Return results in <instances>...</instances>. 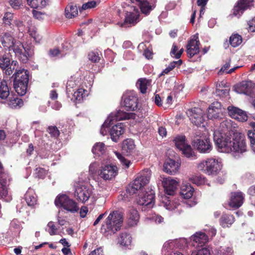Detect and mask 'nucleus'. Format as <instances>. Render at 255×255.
<instances>
[{"label": "nucleus", "instance_id": "nucleus-13", "mask_svg": "<svg viewBox=\"0 0 255 255\" xmlns=\"http://www.w3.org/2000/svg\"><path fill=\"white\" fill-rule=\"evenodd\" d=\"M118 170L116 165L107 164L101 167L100 176L105 180H111L118 174Z\"/></svg>", "mask_w": 255, "mask_h": 255}, {"label": "nucleus", "instance_id": "nucleus-48", "mask_svg": "<svg viewBox=\"0 0 255 255\" xmlns=\"http://www.w3.org/2000/svg\"><path fill=\"white\" fill-rule=\"evenodd\" d=\"M105 145L103 142H97L94 145L92 152L94 154L100 155L105 152Z\"/></svg>", "mask_w": 255, "mask_h": 255}, {"label": "nucleus", "instance_id": "nucleus-19", "mask_svg": "<svg viewBox=\"0 0 255 255\" xmlns=\"http://www.w3.org/2000/svg\"><path fill=\"white\" fill-rule=\"evenodd\" d=\"M180 166V162L172 159L166 160L163 165L164 171L171 175H174L178 172Z\"/></svg>", "mask_w": 255, "mask_h": 255}, {"label": "nucleus", "instance_id": "nucleus-24", "mask_svg": "<svg viewBox=\"0 0 255 255\" xmlns=\"http://www.w3.org/2000/svg\"><path fill=\"white\" fill-rule=\"evenodd\" d=\"M191 240L194 242V246L202 247L208 242L209 239L208 236L205 233L199 232L191 236Z\"/></svg>", "mask_w": 255, "mask_h": 255}, {"label": "nucleus", "instance_id": "nucleus-20", "mask_svg": "<svg viewBox=\"0 0 255 255\" xmlns=\"http://www.w3.org/2000/svg\"><path fill=\"white\" fill-rule=\"evenodd\" d=\"M125 131V126L123 123H120L113 126L109 131L112 140L114 142H118Z\"/></svg>", "mask_w": 255, "mask_h": 255}, {"label": "nucleus", "instance_id": "nucleus-51", "mask_svg": "<svg viewBox=\"0 0 255 255\" xmlns=\"http://www.w3.org/2000/svg\"><path fill=\"white\" fill-rule=\"evenodd\" d=\"M189 180L193 183L197 185H201L205 183V179L201 175H194L190 177Z\"/></svg>", "mask_w": 255, "mask_h": 255}, {"label": "nucleus", "instance_id": "nucleus-54", "mask_svg": "<svg viewBox=\"0 0 255 255\" xmlns=\"http://www.w3.org/2000/svg\"><path fill=\"white\" fill-rule=\"evenodd\" d=\"M28 32L29 35L34 39L36 42L39 43L41 39V36L37 33L36 28L29 27Z\"/></svg>", "mask_w": 255, "mask_h": 255}, {"label": "nucleus", "instance_id": "nucleus-5", "mask_svg": "<svg viewBox=\"0 0 255 255\" xmlns=\"http://www.w3.org/2000/svg\"><path fill=\"white\" fill-rule=\"evenodd\" d=\"M199 170L209 175H216L221 169L219 161L214 158H208L203 160L197 166Z\"/></svg>", "mask_w": 255, "mask_h": 255}, {"label": "nucleus", "instance_id": "nucleus-50", "mask_svg": "<svg viewBox=\"0 0 255 255\" xmlns=\"http://www.w3.org/2000/svg\"><path fill=\"white\" fill-rule=\"evenodd\" d=\"M27 4L32 8L43 7L46 5L45 0H26Z\"/></svg>", "mask_w": 255, "mask_h": 255}, {"label": "nucleus", "instance_id": "nucleus-37", "mask_svg": "<svg viewBox=\"0 0 255 255\" xmlns=\"http://www.w3.org/2000/svg\"><path fill=\"white\" fill-rule=\"evenodd\" d=\"M194 191V188L190 185L183 184L181 187L180 194L183 198L189 199L192 196Z\"/></svg>", "mask_w": 255, "mask_h": 255}, {"label": "nucleus", "instance_id": "nucleus-40", "mask_svg": "<svg viewBox=\"0 0 255 255\" xmlns=\"http://www.w3.org/2000/svg\"><path fill=\"white\" fill-rule=\"evenodd\" d=\"M234 222V217L229 214H223L220 219V224L223 228L229 227Z\"/></svg>", "mask_w": 255, "mask_h": 255}, {"label": "nucleus", "instance_id": "nucleus-41", "mask_svg": "<svg viewBox=\"0 0 255 255\" xmlns=\"http://www.w3.org/2000/svg\"><path fill=\"white\" fill-rule=\"evenodd\" d=\"M221 127L222 128L223 132L220 131H219L222 134L223 136H225V134H229V133L232 134L234 133L230 131L232 128V124L231 120L229 119L224 120L221 123Z\"/></svg>", "mask_w": 255, "mask_h": 255}, {"label": "nucleus", "instance_id": "nucleus-57", "mask_svg": "<svg viewBox=\"0 0 255 255\" xmlns=\"http://www.w3.org/2000/svg\"><path fill=\"white\" fill-rule=\"evenodd\" d=\"M191 255H210V251L207 248H202L197 251L192 252Z\"/></svg>", "mask_w": 255, "mask_h": 255}, {"label": "nucleus", "instance_id": "nucleus-15", "mask_svg": "<svg viewBox=\"0 0 255 255\" xmlns=\"http://www.w3.org/2000/svg\"><path fill=\"white\" fill-rule=\"evenodd\" d=\"M228 114L232 118L241 122L247 121L248 118L246 112L233 106L228 107Z\"/></svg>", "mask_w": 255, "mask_h": 255}, {"label": "nucleus", "instance_id": "nucleus-49", "mask_svg": "<svg viewBox=\"0 0 255 255\" xmlns=\"http://www.w3.org/2000/svg\"><path fill=\"white\" fill-rule=\"evenodd\" d=\"M231 65V59H229L225 64L222 67L220 70L219 71V74H222L224 73H226V74H231L234 72L236 69L239 68V66L234 67L229 70L228 69L230 67Z\"/></svg>", "mask_w": 255, "mask_h": 255}, {"label": "nucleus", "instance_id": "nucleus-2", "mask_svg": "<svg viewBox=\"0 0 255 255\" xmlns=\"http://www.w3.org/2000/svg\"><path fill=\"white\" fill-rule=\"evenodd\" d=\"M123 221L122 212L117 210L111 212L102 226V232L107 235L115 234L120 230Z\"/></svg>", "mask_w": 255, "mask_h": 255}, {"label": "nucleus", "instance_id": "nucleus-32", "mask_svg": "<svg viewBox=\"0 0 255 255\" xmlns=\"http://www.w3.org/2000/svg\"><path fill=\"white\" fill-rule=\"evenodd\" d=\"M161 200L162 206L168 210H173L179 206L177 200L171 201L166 196L162 197Z\"/></svg>", "mask_w": 255, "mask_h": 255}, {"label": "nucleus", "instance_id": "nucleus-36", "mask_svg": "<svg viewBox=\"0 0 255 255\" xmlns=\"http://www.w3.org/2000/svg\"><path fill=\"white\" fill-rule=\"evenodd\" d=\"M132 237L130 234L127 232H123L118 238V243L122 246L128 247L131 244Z\"/></svg>", "mask_w": 255, "mask_h": 255}, {"label": "nucleus", "instance_id": "nucleus-47", "mask_svg": "<svg viewBox=\"0 0 255 255\" xmlns=\"http://www.w3.org/2000/svg\"><path fill=\"white\" fill-rule=\"evenodd\" d=\"M242 37L238 34H232L229 39L231 45L233 47L239 46L242 43Z\"/></svg>", "mask_w": 255, "mask_h": 255}, {"label": "nucleus", "instance_id": "nucleus-64", "mask_svg": "<svg viewBox=\"0 0 255 255\" xmlns=\"http://www.w3.org/2000/svg\"><path fill=\"white\" fill-rule=\"evenodd\" d=\"M88 58L90 61L93 62H97L100 60L99 54L95 52H90L88 55Z\"/></svg>", "mask_w": 255, "mask_h": 255}, {"label": "nucleus", "instance_id": "nucleus-33", "mask_svg": "<svg viewBox=\"0 0 255 255\" xmlns=\"http://www.w3.org/2000/svg\"><path fill=\"white\" fill-rule=\"evenodd\" d=\"M28 83L13 81V87L15 92L19 96H24L27 92Z\"/></svg>", "mask_w": 255, "mask_h": 255}, {"label": "nucleus", "instance_id": "nucleus-29", "mask_svg": "<svg viewBox=\"0 0 255 255\" xmlns=\"http://www.w3.org/2000/svg\"><path fill=\"white\" fill-rule=\"evenodd\" d=\"M131 2L138 5L142 13L147 15L153 9L149 3L146 0H130Z\"/></svg>", "mask_w": 255, "mask_h": 255}, {"label": "nucleus", "instance_id": "nucleus-6", "mask_svg": "<svg viewBox=\"0 0 255 255\" xmlns=\"http://www.w3.org/2000/svg\"><path fill=\"white\" fill-rule=\"evenodd\" d=\"M176 147L182 151L183 154L187 158L195 156L194 152L190 145L188 143L186 137L183 135H178L173 139Z\"/></svg>", "mask_w": 255, "mask_h": 255}, {"label": "nucleus", "instance_id": "nucleus-18", "mask_svg": "<svg viewBox=\"0 0 255 255\" xmlns=\"http://www.w3.org/2000/svg\"><path fill=\"white\" fill-rule=\"evenodd\" d=\"M162 184L165 193L169 195H173L178 186V182L169 177L163 179Z\"/></svg>", "mask_w": 255, "mask_h": 255}, {"label": "nucleus", "instance_id": "nucleus-34", "mask_svg": "<svg viewBox=\"0 0 255 255\" xmlns=\"http://www.w3.org/2000/svg\"><path fill=\"white\" fill-rule=\"evenodd\" d=\"M25 199L29 206H33L36 204L37 196L33 189H28L25 194Z\"/></svg>", "mask_w": 255, "mask_h": 255}, {"label": "nucleus", "instance_id": "nucleus-39", "mask_svg": "<svg viewBox=\"0 0 255 255\" xmlns=\"http://www.w3.org/2000/svg\"><path fill=\"white\" fill-rule=\"evenodd\" d=\"M78 10L77 6L73 3L69 4L65 10V16L68 18H72L78 15Z\"/></svg>", "mask_w": 255, "mask_h": 255}, {"label": "nucleus", "instance_id": "nucleus-9", "mask_svg": "<svg viewBox=\"0 0 255 255\" xmlns=\"http://www.w3.org/2000/svg\"><path fill=\"white\" fill-rule=\"evenodd\" d=\"M154 191L152 189L140 192L136 198L137 203L141 206H147L148 208L153 207L154 203Z\"/></svg>", "mask_w": 255, "mask_h": 255}, {"label": "nucleus", "instance_id": "nucleus-23", "mask_svg": "<svg viewBox=\"0 0 255 255\" xmlns=\"http://www.w3.org/2000/svg\"><path fill=\"white\" fill-rule=\"evenodd\" d=\"M254 83L250 81H244L235 87V91L239 94H248L254 87Z\"/></svg>", "mask_w": 255, "mask_h": 255}, {"label": "nucleus", "instance_id": "nucleus-21", "mask_svg": "<svg viewBox=\"0 0 255 255\" xmlns=\"http://www.w3.org/2000/svg\"><path fill=\"white\" fill-rule=\"evenodd\" d=\"M253 0H240L234 8L233 13L236 16H240L244 11L250 8L253 5Z\"/></svg>", "mask_w": 255, "mask_h": 255}, {"label": "nucleus", "instance_id": "nucleus-38", "mask_svg": "<svg viewBox=\"0 0 255 255\" xmlns=\"http://www.w3.org/2000/svg\"><path fill=\"white\" fill-rule=\"evenodd\" d=\"M230 89L226 85V83L222 81L216 85V93L220 96H227L229 94Z\"/></svg>", "mask_w": 255, "mask_h": 255}, {"label": "nucleus", "instance_id": "nucleus-42", "mask_svg": "<svg viewBox=\"0 0 255 255\" xmlns=\"http://www.w3.org/2000/svg\"><path fill=\"white\" fill-rule=\"evenodd\" d=\"M151 81L145 78L139 79L136 83V86L139 89L141 93L144 94L146 89L150 86Z\"/></svg>", "mask_w": 255, "mask_h": 255}, {"label": "nucleus", "instance_id": "nucleus-52", "mask_svg": "<svg viewBox=\"0 0 255 255\" xmlns=\"http://www.w3.org/2000/svg\"><path fill=\"white\" fill-rule=\"evenodd\" d=\"M112 125H113V123L109 119H107L101 127L100 130L101 134L103 136L107 135L110 131V127L112 126Z\"/></svg>", "mask_w": 255, "mask_h": 255}, {"label": "nucleus", "instance_id": "nucleus-22", "mask_svg": "<svg viewBox=\"0 0 255 255\" xmlns=\"http://www.w3.org/2000/svg\"><path fill=\"white\" fill-rule=\"evenodd\" d=\"M15 41L12 34L8 32L0 33V42L2 45L9 50Z\"/></svg>", "mask_w": 255, "mask_h": 255}, {"label": "nucleus", "instance_id": "nucleus-25", "mask_svg": "<svg viewBox=\"0 0 255 255\" xmlns=\"http://www.w3.org/2000/svg\"><path fill=\"white\" fill-rule=\"evenodd\" d=\"M139 220L137 211L133 207L129 208L127 213V223L128 226L132 227L137 225Z\"/></svg>", "mask_w": 255, "mask_h": 255}, {"label": "nucleus", "instance_id": "nucleus-44", "mask_svg": "<svg viewBox=\"0 0 255 255\" xmlns=\"http://www.w3.org/2000/svg\"><path fill=\"white\" fill-rule=\"evenodd\" d=\"M73 98L72 100L78 101H81L83 100L84 98L88 96V91L83 88L78 89L77 91L73 93Z\"/></svg>", "mask_w": 255, "mask_h": 255}, {"label": "nucleus", "instance_id": "nucleus-59", "mask_svg": "<svg viewBox=\"0 0 255 255\" xmlns=\"http://www.w3.org/2000/svg\"><path fill=\"white\" fill-rule=\"evenodd\" d=\"M46 173V170L42 168L38 167L35 169V176L38 178H43Z\"/></svg>", "mask_w": 255, "mask_h": 255}, {"label": "nucleus", "instance_id": "nucleus-46", "mask_svg": "<svg viewBox=\"0 0 255 255\" xmlns=\"http://www.w3.org/2000/svg\"><path fill=\"white\" fill-rule=\"evenodd\" d=\"M9 95V90L5 81L0 83V98L2 99H6Z\"/></svg>", "mask_w": 255, "mask_h": 255}, {"label": "nucleus", "instance_id": "nucleus-11", "mask_svg": "<svg viewBox=\"0 0 255 255\" xmlns=\"http://www.w3.org/2000/svg\"><path fill=\"white\" fill-rule=\"evenodd\" d=\"M223 108L219 102H214L207 109V117L209 120H218L223 117Z\"/></svg>", "mask_w": 255, "mask_h": 255}, {"label": "nucleus", "instance_id": "nucleus-55", "mask_svg": "<svg viewBox=\"0 0 255 255\" xmlns=\"http://www.w3.org/2000/svg\"><path fill=\"white\" fill-rule=\"evenodd\" d=\"M115 154H116L117 157L119 159L121 164L125 167V168H128L129 167L130 164V161L126 159L121 153L115 151Z\"/></svg>", "mask_w": 255, "mask_h": 255}, {"label": "nucleus", "instance_id": "nucleus-53", "mask_svg": "<svg viewBox=\"0 0 255 255\" xmlns=\"http://www.w3.org/2000/svg\"><path fill=\"white\" fill-rule=\"evenodd\" d=\"M75 81L71 78L69 79L67 83L66 91L68 97H70V94H73L74 90H72L76 86Z\"/></svg>", "mask_w": 255, "mask_h": 255}, {"label": "nucleus", "instance_id": "nucleus-35", "mask_svg": "<svg viewBox=\"0 0 255 255\" xmlns=\"http://www.w3.org/2000/svg\"><path fill=\"white\" fill-rule=\"evenodd\" d=\"M10 59L8 57H0V68L5 70V73L7 75H10L12 73V70L10 66Z\"/></svg>", "mask_w": 255, "mask_h": 255}, {"label": "nucleus", "instance_id": "nucleus-12", "mask_svg": "<svg viewBox=\"0 0 255 255\" xmlns=\"http://www.w3.org/2000/svg\"><path fill=\"white\" fill-rule=\"evenodd\" d=\"M12 49L15 53V55L23 63L26 62L28 59V56L29 55L28 49L19 41H15L13 45L11 46L10 50Z\"/></svg>", "mask_w": 255, "mask_h": 255}, {"label": "nucleus", "instance_id": "nucleus-10", "mask_svg": "<svg viewBox=\"0 0 255 255\" xmlns=\"http://www.w3.org/2000/svg\"><path fill=\"white\" fill-rule=\"evenodd\" d=\"M92 193V188L83 183H77L75 186V196H77L78 201L82 203L88 201Z\"/></svg>", "mask_w": 255, "mask_h": 255}, {"label": "nucleus", "instance_id": "nucleus-28", "mask_svg": "<svg viewBox=\"0 0 255 255\" xmlns=\"http://www.w3.org/2000/svg\"><path fill=\"white\" fill-rule=\"evenodd\" d=\"M0 197L7 202L11 200L8 194L7 183L5 179H0Z\"/></svg>", "mask_w": 255, "mask_h": 255}, {"label": "nucleus", "instance_id": "nucleus-26", "mask_svg": "<svg viewBox=\"0 0 255 255\" xmlns=\"http://www.w3.org/2000/svg\"><path fill=\"white\" fill-rule=\"evenodd\" d=\"M244 199V197L242 192L233 193L229 205L233 208H239L243 204Z\"/></svg>", "mask_w": 255, "mask_h": 255}, {"label": "nucleus", "instance_id": "nucleus-30", "mask_svg": "<svg viewBox=\"0 0 255 255\" xmlns=\"http://www.w3.org/2000/svg\"><path fill=\"white\" fill-rule=\"evenodd\" d=\"M129 115L127 113L119 110L117 112L112 113L107 119L114 124V122L128 119Z\"/></svg>", "mask_w": 255, "mask_h": 255}, {"label": "nucleus", "instance_id": "nucleus-4", "mask_svg": "<svg viewBox=\"0 0 255 255\" xmlns=\"http://www.w3.org/2000/svg\"><path fill=\"white\" fill-rule=\"evenodd\" d=\"M55 204L58 207H61L68 212L74 213L78 211L77 203L66 194L58 195L55 200Z\"/></svg>", "mask_w": 255, "mask_h": 255}, {"label": "nucleus", "instance_id": "nucleus-31", "mask_svg": "<svg viewBox=\"0 0 255 255\" xmlns=\"http://www.w3.org/2000/svg\"><path fill=\"white\" fill-rule=\"evenodd\" d=\"M135 149V144L131 139H127L124 140L122 145V151L127 155L131 154Z\"/></svg>", "mask_w": 255, "mask_h": 255}, {"label": "nucleus", "instance_id": "nucleus-43", "mask_svg": "<svg viewBox=\"0 0 255 255\" xmlns=\"http://www.w3.org/2000/svg\"><path fill=\"white\" fill-rule=\"evenodd\" d=\"M7 105L12 109H19L23 106V102L17 97H13L7 101Z\"/></svg>", "mask_w": 255, "mask_h": 255}, {"label": "nucleus", "instance_id": "nucleus-62", "mask_svg": "<svg viewBox=\"0 0 255 255\" xmlns=\"http://www.w3.org/2000/svg\"><path fill=\"white\" fill-rule=\"evenodd\" d=\"M96 5L97 3L95 1L93 0L88 1L85 3H84L82 6L81 9H79V10L81 12L82 10H86L88 9L94 8L96 7Z\"/></svg>", "mask_w": 255, "mask_h": 255}, {"label": "nucleus", "instance_id": "nucleus-17", "mask_svg": "<svg viewBox=\"0 0 255 255\" xmlns=\"http://www.w3.org/2000/svg\"><path fill=\"white\" fill-rule=\"evenodd\" d=\"M198 34L194 35L187 45V53L192 57L199 52Z\"/></svg>", "mask_w": 255, "mask_h": 255}, {"label": "nucleus", "instance_id": "nucleus-63", "mask_svg": "<svg viewBox=\"0 0 255 255\" xmlns=\"http://www.w3.org/2000/svg\"><path fill=\"white\" fill-rule=\"evenodd\" d=\"M47 131L52 136L54 137H57L59 134V131L55 126L49 127Z\"/></svg>", "mask_w": 255, "mask_h": 255}, {"label": "nucleus", "instance_id": "nucleus-16", "mask_svg": "<svg viewBox=\"0 0 255 255\" xmlns=\"http://www.w3.org/2000/svg\"><path fill=\"white\" fill-rule=\"evenodd\" d=\"M180 247L179 242L176 240L168 241L165 242L163 246L162 252H170V255H184L177 250Z\"/></svg>", "mask_w": 255, "mask_h": 255}, {"label": "nucleus", "instance_id": "nucleus-7", "mask_svg": "<svg viewBox=\"0 0 255 255\" xmlns=\"http://www.w3.org/2000/svg\"><path fill=\"white\" fill-rule=\"evenodd\" d=\"M123 106L128 111H134L138 108V98L133 91H128L123 96Z\"/></svg>", "mask_w": 255, "mask_h": 255}, {"label": "nucleus", "instance_id": "nucleus-61", "mask_svg": "<svg viewBox=\"0 0 255 255\" xmlns=\"http://www.w3.org/2000/svg\"><path fill=\"white\" fill-rule=\"evenodd\" d=\"M47 227L48 228V232L51 236L57 234V228L53 222H49L47 224Z\"/></svg>", "mask_w": 255, "mask_h": 255}, {"label": "nucleus", "instance_id": "nucleus-14", "mask_svg": "<svg viewBox=\"0 0 255 255\" xmlns=\"http://www.w3.org/2000/svg\"><path fill=\"white\" fill-rule=\"evenodd\" d=\"M204 112L199 108H194L188 110L187 114L191 122L197 126H200L204 121Z\"/></svg>", "mask_w": 255, "mask_h": 255}, {"label": "nucleus", "instance_id": "nucleus-3", "mask_svg": "<svg viewBox=\"0 0 255 255\" xmlns=\"http://www.w3.org/2000/svg\"><path fill=\"white\" fill-rule=\"evenodd\" d=\"M151 171L148 169L143 170L128 186L127 191L130 194H135L136 191L147 184L150 180Z\"/></svg>", "mask_w": 255, "mask_h": 255}, {"label": "nucleus", "instance_id": "nucleus-58", "mask_svg": "<svg viewBox=\"0 0 255 255\" xmlns=\"http://www.w3.org/2000/svg\"><path fill=\"white\" fill-rule=\"evenodd\" d=\"M182 61L181 60L171 62L169 64L168 66L163 71L162 74L168 73L175 68L176 64H178L179 65H180Z\"/></svg>", "mask_w": 255, "mask_h": 255}, {"label": "nucleus", "instance_id": "nucleus-27", "mask_svg": "<svg viewBox=\"0 0 255 255\" xmlns=\"http://www.w3.org/2000/svg\"><path fill=\"white\" fill-rule=\"evenodd\" d=\"M28 74V71L24 69L17 70L12 76L14 77L13 81H19V82L28 83L29 80Z\"/></svg>", "mask_w": 255, "mask_h": 255}, {"label": "nucleus", "instance_id": "nucleus-56", "mask_svg": "<svg viewBox=\"0 0 255 255\" xmlns=\"http://www.w3.org/2000/svg\"><path fill=\"white\" fill-rule=\"evenodd\" d=\"M248 136L250 140L251 146L253 150L255 152V131L249 130L248 132Z\"/></svg>", "mask_w": 255, "mask_h": 255}, {"label": "nucleus", "instance_id": "nucleus-60", "mask_svg": "<svg viewBox=\"0 0 255 255\" xmlns=\"http://www.w3.org/2000/svg\"><path fill=\"white\" fill-rule=\"evenodd\" d=\"M66 54V53H64L62 51H60L57 48H54L51 49L49 51V55L51 57H62Z\"/></svg>", "mask_w": 255, "mask_h": 255}, {"label": "nucleus", "instance_id": "nucleus-45", "mask_svg": "<svg viewBox=\"0 0 255 255\" xmlns=\"http://www.w3.org/2000/svg\"><path fill=\"white\" fill-rule=\"evenodd\" d=\"M137 18L138 16L136 14L133 13H130L125 18L124 23H122L121 26L127 27L128 26V24L134 25L138 21Z\"/></svg>", "mask_w": 255, "mask_h": 255}, {"label": "nucleus", "instance_id": "nucleus-1", "mask_svg": "<svg viewBox=\"0 0 255 255\" xmlns=\"http://www.w3.org/2000/svg\"><path fill=\"white\" fill-rule=\"evenodd\" d=\"M213 139L220 151L231 153L236 158L241 157L247 151L245 136L240 133H229L223 136L219 130H216Z\"/></svg>", "mask_w": 255, "mask_h": 255}, {"label": "nucleus", "instance_id": "nucleus-8", "mask_svg": "<svg viewBox=\"0 0 255 255\" xmlns=\"http://www.w3.org/2000/svg\"><path fill=\"white\" fill-rule=\"evenodd\" d=\"M192 144L195 148L201 153H209L212 149L210 139L205 136L196 137L193 140Z\"/></svg>", "mask_w": 255, "mask_h": 255}]
</instances>
